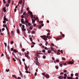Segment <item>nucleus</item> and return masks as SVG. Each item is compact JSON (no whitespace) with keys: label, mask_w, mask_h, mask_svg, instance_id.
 <instances>
[{"label":"nucleus","mask_w":79,"mask_h":79,"mask_svg":"<svg viewBox=\"0 0 79 79\" xmlns=\"http://www.w3.org/2000/svg\"><path fill=\"white\" fill-rule=\"evenodd\" d=\"M39 54H43L42 53H40V52H37L36 53V54H35V56L36 57H35L34 58V59L36 61H35V63L36 64L38 65H40V64L38 62V58H40V57ZM38 57V58L37 57Z\"/></svg>","instance_id":"f257e3e1"},{"label":"nucleus","mask_w":79,"mask_h":79,"mask_svg":"<svg viewBox=\"0 0 79 79\" xmlns=\"http://www.w3.org/2000/svg\"><path fill=\"white\" fill-rule=\"evenodd\" d=\"M40 37L42 38L43 39L45 40V41H46L47 40H48L47 38H48V36H46L45 35H44V36H41Z\"/></svg>","instance_id":"f03ea898"},{"label":"nucleus","mask_w":79,"mask_h":79,"mask_svg":"<svg viewBox=\"0 0 79 79\" xmlns=\"http://www.w3.org/2000/svg\"><path fill=\"white\" fill-rule=\"evenodd\" d=\"M3 20L4 21H3V23H6V21H8V19L6 18V15H5L3 18Z\"/></svg>","instance_id":"7ed1b4c3"},{"label":"nucleus","mask_w":79,"mask_h":79,"mask_svg":"<svg viewBox=\"0 0 79 79\" xmlns=\"http://www.w3.org/2000/svg\"><path fill=\"white\" fill-rule=\"evenodd\" d=\"M28 13L29 14V15L31 16V17L32 19H33L34 18L32 13L31 12H30V10L28 11Z\"/></svg>","instance_id":"20e7f679"},{"label":"nucleus","mask_w":79,"mask_h":79,"mask_svg":"<svg viewBox=\"0 0 79 79\" xmlns=\"http://www.w3.org/2000/svg\"><path fill=\"white\" fill-rule=\"evenodd\" d=\"M24 19H22L21 20V22L22 23L24 24H26V27H28V25L27 23H26L25 22V21H24Z\"/></svg>","instance_id":"39448f33"},{"label":"nucleus","mask_w":79,"mask_h":79,"mask_svg":"<svg viewBox=\"0 0 79 79\" xmlns=\"http://www.w3.org/2000/svg\"><path fill=\"white\" fill-rule=\"evenodd\" d=\"M51 49L55 54H56V49H55V48H54V47H51Z\"/></svg>","instance_id":"423d86ee"},{"label":"nucleus","mask_w":79,"mask_h":79,"mask_svg":"<svg viewBox=\"0 0 79 79\" xmlns=\"http://www.w3.org/2000/svg\"><path fill=\"white\" fill-rule=\"evenodd\" d=\"M74 61L73 60H72V61H69L68 63V64H73V63H74Z\"/></svg>","instance_id":"0eeeda50"},{"label":"nucleus","mask_w":79,"mask_h":79,"mask_svg":"<svg viewBox=\"0 0 79 79\" xmlns=\"http://www.w3.org/2000/svg\"><path fill=\"white\" fill-rule=\"evenodd\" d=\"M5 54L6 55V57L8 60L10 59V57H9V55H7V52H5Z\"/></svg>","instance_id":"6e6552de"},{"label":"nucleus","mask_w":79,"mask_h":79,"mask_svg":"<svg viewBox=\"0 0 79 79\" xmlns=\"http://www.w3.org/2000/svg\"><path fill=\"white\" fill-rule=\"evenodd\" d=\"M25 69L26 70V71L25 72L26 73H29V74H31V72H30L28 71V69L27 68V67L26 68H25Z\"/></svg>","instance_id":"1a4fd4ad"},{"label":"nucleus","mask_w":79,"mask_h":79,"mask_svg":"<svg viewBox=\"0 0 79 79\" xmlns=\"http://www.w3.org/2000/svg\"><path fill=\"white\" fill-rule=\"evenodd\" d=\"M71 76L72 77H67L68 79H73V77H73V74H71Z\"/></svg>","instance_id":"9d476101"},{"label":"nucleus","mask_w":79,"mask_h":79,"mask_svg":"<svg viewBox=\"0 0 79 79\" xmlns=\"http://www.w3.org/2000/svg\"><path fill=\"white\" fill-rule=\"evenodd\" d=\"M63 64H64V63L63 62H60L59 63V64L60 65V67H62Z\"/></svg>","instance_id":"9b49d317"},{"label":"nucleus","mask_w":79,"mask_h":79,"mask_svg":"<svg viewBox=\"0 0 79 79\" xmlns=\"http://www.w3.org/2000/svg\"><path fill=\"white\" fill-rule=\"evenodd\" d=\"M25 55L26 56V57H27V58H28V59H30V57L28 55L25 54Z\"/></svg>","instance_id":"f8f14e48"},{"label":"nucleus","mask_w":79,"mask_h":79,"mask_svg":"<svg viewBox=\"0 0 79 79\" xmlns=\"http://www.w3.org/2000/svg\"><path fill=\"white\" fill-rule=\"evenodd\" d=\"M55 39H56V41H57V40L61 39L62 38H61V37H57V38H55Z\"/></svg>","instance_id":"ddd939ff"},{"label":"nucleus","mask_w":79,"mask_h":79,"mask_svg":"<svg viewBox=\"0 0 79 79\" xmlns=\"http://www.w3.org/2000/svg\"><path fill=\"white\" fill-rule=\"evenodd\" d=\"M25 22L27 23H28V18L27 17H26L25 18Z\"/></svg>","instance_id":"4468645a"},{"label":"nucleus","mask_w":79,"mask_h":79,"mask_svg":"<svg viewBox=\"0 0 79 79\" xmlns=\"http://www.w3.org/2000/svg\"><path fill=\"white\" fill-rule=\"evenodd\" d=\"M49 75L48 74H46V76L45 77H46V78H48L49 77Z\"/></svg>","instance_id":"2eb2a0df"},{"label":"nucleus","mask_w":79,"mask_h":79,"mask_svg":"<svg viewBox=\"0 0 79 79\" xmlns=\"http://www.w3.org/2000/svg\"><path fill=\"white\" fill-rule=\"evenodd\" d=\"M58 78L59 79H63V77L62 76H60L58 77Z\"/></svg>","instance_id":"dca6fc26"},{"label":"nucleus","mask_w":79,"mask_h":79,"mask_svg":"<svg viewBox=\"0 0 79 79\" xmlns=\"http://www.w3.org/2000/svg\"><path fill=\"white\" fill-rule=\"evenodd\" d=\"M3 10L4 12H6V8L5 7H4L3 8Z\"/></svg>","instance_id":"f3484780"},{"label":"nucleus","mask_w":79,"mask_h":79,"mask_svg":"<svg viewBox=\"0 0 79 79\" xmlns=\"http://www.w3.org/2000/svg\"><path fill=\"white\" fill-rule=\"evenodd\" d=\"M13 52H15V53H16L17 52H18V51L16 50L15 49H14L13 50Z\"/></svg>","instance_id":"a211bd4d"},{"label":"nucleus","mask_w":79,"mask_h":79,"mask_svg":"<svg viewBox=\"0 0 79 79\" xmlns=\"http://www.w3.org/2000/svg\"><path fill=\"white\" fill-rule=\"evenodd\" d=\"M35 20L34 19H32V23H35Z\"/></svg>","instance_id":"6ab92c4d"},{"label":"nucleus","mask_w":79,"mask_h":79,"mask_svg":"<svg viewBox=\"0 0 79 79\" xmlns=\"http://www.w3.org/2000/svg\"><path fill=\"white\" fill-rule=\"evenodd\" d=\"M22 31H23V32H25L26 31V29L24 28H22Z\"/></svg>","instance_id":"aec40b11"},{"label":"nucleus","mask_w":79,"mask_h":79,"mask_svg":"<svg viewBox=\"0 0 79 79\" xmlns=\"http://www.w3.org/2000/svg\"><path fill=\"white\" fill-rule=\"evenodd\" d=\"M12 55L14 57H15V58L16 56H15V53L14 52H12Z\"/></svg>","instance_id":"412c9836"},{"label":"nucleus","mask_w":79,"mask_h":79,"mask_svg":"<svg viewBox=\"0 0 79 79\" xmlns=\"http://www.w3.org/2000/svg\"><path fill=\"white\" fill-rule=\"evenodd\" d=\"M12 77L15 78V79H17V77H16L15 75H13Z\"/></svg>","instance_id":"4be33fe9"},{"label":"nucleus","mask_w":79,"mask_h":79,"mask_svg":"<svg viewBox=\"0 0 79 79\" xmlns=\"http://www.w3.org/2000/svg\"><path fill=\"white\" fill-rule=\"evenodd\" d=\"M17 32L18 34H19L20 33V31L19 29L17 30Z\"/></svg>","instance_id":"5701e85b"},{"label":"nucleus","mask_w":79,"mask_h":79,"mask_svg":"<svg viewBox=\"0 0 79 79\" xmlns=\"http://www.w3.org/2000/svg\"><path fill=\"white\" fill-rule=\"evenodd\" d=\"M35 31H33L31 32L32 34H35Z\"/></svg>","instance_id":"b1692460"},{"label":"nucleus","mask_w":79,"mask_h":79,"mask_svg":"<svg viewBox=\"0 0 79 79\" xmlns=\"http://www.w3.org/2000/svg\"><path fill=\"white\" fill-rule=\"evenodd\" d=\"M18 3L21 4L22 3V0H20L19 2Z\"/></svg>","instance_id":"393cba45"},{"label":"nucleus","mask_w":79,"mask_h":79,"mask_svg":"<svg viewBox=\"0 0 79 79\" xmlns=\"http://www.w3.org/2000/svg\"><path fill=\"white\" fill-rule=\"evenodd\" d=\"M52 52V51L51 50H48V53H51Z\"/></svg>","instance_id":"a878e982"},{"label":"nucleus","mask_w":79,"mask_h":79,"mask_svg":"<svg viewBox=\"0 0 79 79\" xmlns=\"http://www.w3.org/2000/svg\"><path fill=\"white\" fill-rule=\"evenodd\" d=\"M23 10L22 9H21L20 11V14H22L23 13Z\"/></svg>","instance_id":"bb28decb"},{"label":"nucleus","mask_w":79,"mask_h":79,"mask_svg":"<svg viewBox=\"0 0 79 79\" xmlns=\"http://www.w3.org/2000/svg\"><path fill=\"white\" fill-rule=\"evenodd\" d=\"M3 27H6H6H7V26L6 25H5V24H4L3 25Z\"/></svg>","instance_id":"cd10ccee"},{"label":"nucleus","mask_w":79,"mask_h":79,"mask_svg":"<svg viewBox=\"0 0 79 79\" xmlns=\"http://www.w3.org/2000/svg\"><path fill=\"white\" fill-rule=\"evenodd\" d=\"M62 60H66V59H65V58L64 57H62Z\"/></svg>","instance_id":"c85d7f7f"},{"label":"nucleus","mask_w":79,"mask_h":79,"mask_svg":"<svg viewBox=\"0 0 79 79\" xmlns=\"http://www.w3.org/2000/svg\"><path fill=\"white\" fill-rule=\"evenodd\" d=\"M25 16L26 17H27L28 16V14L27 13L25 15Z\"/></svg>","instance_id":"c756f323"},{"label":"nucleus","mask_w":79,"mask_h":79,"mask_svg":"<svg viewBox=\"0 0 79 79\" xmlns=\"http://www.w3.org/2000/svg\"><path fill=\"white\" fill-rule=\"evenodd\" d=\"M11 2V0H8L7 3H10Z\"/></svg>","instance_id":"7c9ffc66"},{"label":"nucleus","mask_w":79,"mask_h":79,"mask_svg":"<svg viewBox=\"0 0 79 79\" xmlns=\"http://www.w3.org/2000/svg\"><path fill=\"white\" fill-rule=\"evenodd\" d=\"M6 29H7V32H9V30L7 28V27H6Z\"/></svg>","instance_id":"2f4dec72"},{"label":"nucleus","mask_w":79,"mask_h":79,"mask_svg":"<svg viewBox=\"0 0 79 79\" xmlns=\"http://www.w3.org/2000/svg\"><path fill=\"white\" fill-rule=\"evenodd\" d=\"M29 39L30 40H31V42H32V38H31V37H30L29 38Z\"/></svg>","instance_id":"473e14b6"},{"label":"nucleus","mask_w":79,"mask_h":79,"mask_svg":"<svg viewBox=\"0 0 79 79\" xmlns=\"http://www.w3.org/2000/svg\"><path fill=\"white\" fill-rule=\"evenodd\" d=\"M30 30H32V26H30Z\"/></svg>","instance_id":"72a5a7b5"},{"label":"nucleus","mask_w":79,"mask_h":79,"mask_svg":"<svg viewBox=\"0 0 79 79\" xmlns=\"http://www.w3.org/2000/svg\"><path fill=\"white\" fill-rule=\"evenodd\" d=\"M42 74L44 76V77H45L46 74H45L44 73H43Z\"/></svg>","instance_id":"f704fd0d"},{"label":"nucleus","mask_w":79,"mask_h":79,"mask_svg":"<svg viewBox=\"0 0 79 79\" xmlns=\"http://www.w3.org/2000/svg\"><path fill=\"white\" fill-rule=\"evenodd\" d=\"M26 12H24L23 13V15H26Z\"/></svg>","instance_id":"c9c22d12"},{"label":"nucleus","mask_w":79,"mask_h":79,"mask_svg":"<svg viewBox=\"0 0 79 79\" xmlns=\"http://www.w3.org/2000/svg\"><path fill=\"white\" fill-rule=\"evenodd\" d=\"M46 57L45 56H44V55L43 56V58L44 59H45L46 58Z\"/></svg>","instance_id":"e433bc0d"},{"label":"nucleus","mask_w":79,"mask_h":79,"mask_svg":"<svg viewBox=\"0 0 79 79\" xmlns=\"http://www.w3.org/2000/svg\"><path fill=\"white\" fill-rule=\"evenodd\" d=\"M28 25L29 26H30L31 25V24L30 23H28Z\"/></svg>","instance_id":"4c0bfd02"},{"label":"nucleus","mask_w":79,"mask_h":79,"mask_svg":"<svg viewBox=\"0 0 79 79\" xmlns=\"http://www.w3.org/2000/svg\"><path fill=\"white\" fill-rule=\"evenodd\" d=\"M75 75L76 76H78V73H76L75 74Z\"/></svg>","instance_id":"58836bf2"},{"label":"nucleus","mask_w":79,"mask_h":79,"mask_svg":"<svg viewBox=\"0 0 79 79\" xmlns=\"http://www.w3.org/2000/svg\"><path fill=\"white\" fill-rule=\"evenodd\" d=\"M39 23H43V21H40Z\"/></svg>","instance_id":"ea45409f"},{"label":"nucleus","mask_w":79,"mask_h":79,"mask_svg":"<svg viewBox=\"0 0 79 79\" xmlns=\"http://www.w3.org/2000/svg\"><path fill=\"white\" fill-rule=\"evenodd\" d=\"M55 67H56V69H59V67L58 66H56Z\"/></svg>","instance_id":"a19ab883"},{"label":"nucleus","mask_w":79,"mask_h":79,"mask_svg":"<svg viewBox=\"0 0 79 79\" xmlns=\"http://www.w3.org/2000/svg\"><path fill=\"white\" fill-rule=\"evenodd\" d=\"M63 72L64 73H66V72H67V70H64V71H63Z\"/></svg>","instance_id":"79ce46f5"},{"label":"nucleus","mask_w":79,"mask_h":79,"mask_svg":"<svg viewBox=\"0 0 79 79\" xmlns=\"http://www.w3.org/2000/svg\"><path fill=\"white\" fill-rule=\"evenodd\" d=\"M4 44L5 45L6 47H7V44H6V43H4Z\"/></svg>","instance_id":"37998d69"},{"label":"nucleus","mask_w":79,"mask_h":79,"mask_svg":"<svg viewBox=\"0 0 79 79\" xmlns=\"http://www.w3.org/2000/svg\"><path fill=\"white\" fill-rule=\"evenodd\" d=\"M36 26V24H35V23L33 24V26L34 27H35Z\"/></svg>","instance_id":"c03bdc74"},{"label":"nucleus","mask_w":79,"mask_h":79,"mask_svg":"<svg viewBox=\"0 0 79 79\" xmlns=\"http://www.w3.org/2000/svg\"><path fill=\"white\" fill-rule=\"evenodd\" d=\"M31 31L30 30H29L28 31V33L30 34V33H31Z\"/></svg>","instance_id":"a18cd8bd"},{"label":"nucleus","mask_w":79,"mask_h":79,"mask_svg":"<svg viewBox=\"0 0 79 79\" xmlns=\"http://www.w3.org/2000/svg\"><path fill=\"white\" fill-rule=\"evenodd\" d=\"M46 31H48V32H50V30H46Z\"/></svg>","instance_id":"49530a36"},{"label":"nucleus","mask_w":79,"mask_h":79,"mask_svg":"<svg viewBox=\"0 0 79 79\" xmlns=\"http://www.w3.org/2000/svg\"><path fill=\"white\" fill-rule=\"evenodd\" d=\"M22 28H22L23 29L25 28V26L24 25H22Z\"/></svg>","instance_id":"de8ad7c7"},{"label":"nucleus","mask_w":79,"mask_h":79,"mask_svg":"<svg viewBox=\"0 0 79 79\" xmlns=\"http://www.w3.org/2000/svg\"><path fill=\"white\" fill-rule=\"evenodd\" d=\"M3 2H4L5 4H6V2L5 0H3Z\"/></svg>","instance_id":"09e8293b"},{"label":"nucleus","mask_w":79,"mask_h":79,"mask_svg":"<svg viewBox=\"0 0 79 79\" xmlns=\"http://www.w3.org/2000/svg\"><path fill=\"white\" fill-rule=\"evenodd\" d=\"M60 52H57V55H60Z\"/></svg>","instance_id":"8fccbe9b"},{"label":"nucleus","mask_w":79,"mask_h":79,"mask_svg":"<svg viewBox=\"0 0 79 79\" xmlns=\"http://www.w3.org/2000/svg\"><path fill=\"white\" fill-rule=\"evenodd\" d=\"M48 44V42L47 41H46V43H45V45L46 46H47V44Z\"/></svg>","instance_id":"3c124183"},{"label":"nucleus","mask_w":79,"mask_h":79,"mask_svg":"<svg viewBox=\"0 0 79 79\" xmlns=\"http://www.w3.org/2000/svg\"><path fill=\"white\" fill-rule=\"evenodd\" d=\"M9 4H7V3H6V6L7 7L9 6Z\"/></svg>","instance_id":"603ef678"},{"label":"nucleus","mask_w":79,"mask_h":79,"mask_svg":"<svg viewBox=\"0 0 79 79\" xmlns=\"http://www.w3.org/2000/svg\"><path fill=\"white\" fill-rule=\"evenodd\" d=\"M19 64H20V65H21L22 64V63L20 60H19Z\"/></svg>","instance_id":"864d4df0"},{"label":"nucleus","mask_w":79,"mask_h":79,"mask_svg":"<svg viewBox=\"0 0 79 79\" xmlns=\"http://www.w3.org/2000/svg\"><path fill=\"white\" fill-rule=\"evenodd\" d=\"M42 52L44 53H45V50H43Z\"/></svg>","instance_id":"5fc2aeb1"},{"label":"nucleus","mask_w":79,"mask_h":79,"mask_svg":"<svg viewBox=\"0 0 79 79\" xmlns=\"http://www.w3.org/2000/svg\"><path fill=\"white\" fill-rule=\"evenodd\" d=\"M48 39H51V37H50V36H49L48 37Z\"/></svg>","instance_id":"6e6d98bb"},{"label":"nucleus","mask_w":79,"mask_h":79,"mask_svg":"<svg viewBox=\"0 0 79 79\" xmlns=\"http://www.w3.org/2000/svg\"><path fill=\"white\" fill-rule=\"evenodd\" d=\"M22 50L23 52H24L25 51V49H23V48L22 49Z\"/></svg>","instance_id":"4d7b16f0"},{"label":"nucleus","mask_w":79,"mask_h":79,"mask_svg":"<svg viewBox=\"0 0 79 79\" xmlns=\"http://www.w3.org/2000/svg\"><path fill=\"white\" fill-rule=\"evenodd\" d=\"M13 50H14L13 48H11V51H13Z\"/></svg>","instance_id":"13d9d810"},{"label":"nucleus","mask_w":79,"mask_h":79,"mask_svg":"<svg viewBox=\"0 0 79 79\" xmlns=\"http://www.w3.org/2000/svg\"><path fill=\"white\" fill-rule=\"evenodd\" d=\"M13 60L14 61H16L15 58H13Z\"/></svg>","instance_id":"bf43d9fd"},{"label":"nucleus","mask_w":79,"mask_h":79,"mask_svg":"<svg viewBox=\"0 0 79 79\" xmlns=\"http://www.w3.org/2000/svg\"><path fill=\"white\" fill-rule=\"evenodd\" d=\"M56 62L57 63H59V60H56Z\"/></svg>","instance_id":"052dcab7"},{"label":"nucleus","mask_w":79,"mask_h":79,"mask_svg":"<svg viewBox=\"0 0 79 79\" xmlns=\"http://www.w3.org/2000/svg\"><path fill=\"white\" fill-rule=\"evenodd\" d=\"M54 44H53V43H52L51 44V45L52 46V47H54Z\"/></svg>","instance_id":"680f3d73"},{"label":"nucleus","mask_w":79,"mask_h":79,"mask_svg":"<svg viewBox=\"0 0 79 79\" xmlns=\"http://www.w3.org/2000/svg\"><path fill=\"white\" fill-rule=\"evenodd\" d=\"M22 26V24L21 23L20 24V27H21Z\"/></svg>","instance_id":"e2e57ef3"},{"label":"nucleus","mask_w":79,"mask_h":79,"mask_svg":"<svg viewBox=\"0 0 79 79\" xmlns=\"http://www.w3.org/2000/svg\"><path fill=\"white\" fill-rule=\"evenodd\" d=\"M64 76L65 77H67V75H66V73H64Z\"/></svg>","instance_id":"0e129e2a"},{"label":"nucleus","mask_w":79,"mask_h":79,"mask_svg":"<svg viewBox=\"0 0 79 79\" xmlns=\"http://www.w3.org/2000/svg\"><path fill=\"white\" fill-rule=\"evenodd\" d=\"M29 10V8L28 7L27 8V10L28 11Z\"/></svg>","instance_id":"69168bd1"},{"label":"nucleus","mask_w":79,"mask_h":79,"mask_svg":"<svg viewBox=\"0 0 79 79\" xmlns=\"http://www.w3.org/2000/svg\"><path fill=\"white\" fill-rule=\"evenodd\" d=\"M24 16L23 15H22V16H21V18L22 19L23 18H24Z\"/></svg>","instance_id":"338daca9"},{"label":"nucleus","mask_w":79,"mask_h":79,"mask_svg":"<svg viewBox=\"0 0 79 79\" xmlns=\"http://www.w3.org/2000/svg\"><path fill=\"white\" fill-rule=\"evenodd\" d=\"M60 52L61 53L63 54V51L62 50L60 51Z\"/></svg>","instance_id":"774afa93"}]
</instances>
